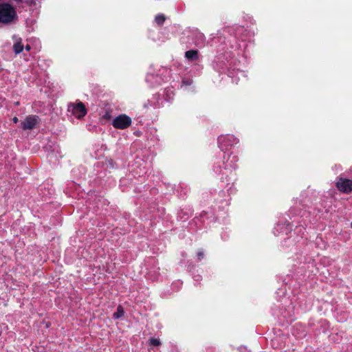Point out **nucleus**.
<instances>
[{
	"mask_svg": "<svg viewBox=\"0 0 352 352\" xmlns=\"http://www.w3.org/2000/svg\"><path fill=\"white\" fill-rule=\"evenodd\" d=\"M17 19V14L14 7L8 3L0 4V23L10 24Z\"/></svg>",
	"mask_w": 352,
	"mask_h": 352,
	"instance_id": "obj_1",
	"label": "nucleus"
},
{
	"mask_svg": "<svg viewBox=\"0 0 352 352\" xmlns=\"http://www.w3.org/2000/svg\"><path fill=\"white\" fill-rule=\"evenodd\" d=\"M68 111H71L72 113L78 119H81L85 116L87 113V110L85 104L78 101L76 103H71L68 106Z\"/></svg>",
	"mask_w": 352,
	"mask_h": 352,
	"instance_id": "obj_2",
	"label": "nucleus"
},
{
	"mask_svg": "<svg viewBox=\"0 0 352 352\" xmlns=\"http://www.w3.org/2000/svg\"><path fill=\"white\" fill-rule=\"evenodd\" d=\"M131 118L126 114L116 116L112 121V125L117 129H126L131 125Z\"/></svg>",
	"mask_w": 352,
	"mask_h": 352,
	"instance_id": "obj_3",
	"label": "nucleus"
},
{
	"mask_svg": "<svg viewBox=\"0 0 352 352\" xmlns=\"http://www.w3.org/2000/svg\"><path fill=\"white\" fill-rule=\"evenodd\" d=\"M338 189L344 193L352 192V180L340 177L336 183Z\"/></svg>",
	"mask_w": 352,
	"mask_h": 352,
	"instance_id": "obj_4",
	"label": "nucleus"
},
{
	"mask_svg": "<svg viewBox=\"0 0 352 352\" xmlns=\"http://www.w3.org/2000/svg\"><path fill=\"white\" fill-rule=\"evenodd\" d=\"M38 117L36 116H28L24 121L21 122V127L23 130H30L35 127L38 123Z\"/></svg>",
	"mask_w": 352,
	"mask_h": 352,
	"instance_id": "obj_5",
	"label": "nucleus"
},
{
	"mask_svg": "<svg viewBox=\"0 0 352 352\" xmlns=\"http://www.w3.org/2000/svg\"><path fill=\"white\" fill-rule=\"evenodd\" d=\"M185 57L189 60H197L199 58V52L197 50H190L185 52Z\"/></svg>",
	"mask_w": 352,
	"mask_h": 352,
	"instance_id": "obj_6",
	"label": "nucleus"
},
{
	"mask_svg": "<svg viewBox=\"0 0 352 352\" xmlns=\"http://www.w3.org/2000/svg\"><path fill=\"white\" fill-rule=\"evenodd\" d=\"M23 49L24 46L21 42V39L19 38V40L13 45L14 52L15 54H19L23 50Z\"/></svg>",
	"mask_w": 352,
	"mask_h": 352,
	"instance_id": "obj_7",
	"label": "nucleus"
},
{
	"mask_svg": "<svg viewBox=\"0 0 352 352\" xmlns=\"http://www.w3.org/2000/svg\"><path fill=\"white\" fill-rule=\"evenodd\" d=\"M166 21V16L164 14H158L155 16V23L162 26Z\"/></svg>",
	"mask_w": 352,
	"mask_h": 352,
	"instance_id": "obj_8",
	"label": "nucleus"
},
{
	"mask_svg": "<svg viewBox=\"0 0 352 352\" xmlns=\"http://www.w3.org/2000/svg\"><path fill=\"white\" fill-rule=\"evenodd\" d=\"M124 309L121 305H119L117 308V311L113 314L114 318H120L124 316Z\"/></svg>",
	"mask_w": 352,
	"mask_h": 352,
	"instance_id": "obj_9",
	"label": "nucleus"
},
{
	"mask_svg": "<svg viewBox=\"0 0 352 352\" xmlns=\"http://www.w3.org/2000/svg\"><path fill=\"white\" fill-rule=\"evenodd\" d=\"M149 343L151 345L155 346H157L161 344L160 340L159 339H157L155 338H151V339H149Z\"/></svg>",
	"mask_w": 352,
	"mask_h": 352,
	"instance_id": "obj_10",
	"label": "nucleus"
},
{
	"mask_svg": "<svg viewBox=\"0 0 352 352\" xmlns=\"http://www.w3.org/2000/svg\"><path fill=\"white\" fill-rule=\"evenodd\" d=\"M197 260L201 261L204 257V252L202 249L198 250L197 253Z\"/></svg>",
	"mask_w": 352,
	"mask_h": 352,
	"instance_id": "obj_11",
	"label": "nucleus"
},
{
	"mask_svg": "<svg viewBox=\"0 0 352 352\" xmlns=\"http://www.w3.org/2000/svg\"><path fill=\"white\" fill-rule=\"evenodd\" d=\"M24 48L25 49V50L27 51H30L31 50V46L30 45H26Z\"/></svg>",
	"mask_w": 352,
	"mask_h": 352,
	"instance_id": "obj_12",
	"label": "nucleus"
},
{
	"mask_svg": "<svg viewBox=\"0 0 352 352\" xmlns=\"http://www.w3.org/2000/svg\"><path fill=\"white\" fill-rule=\"evenodd\" d=\"M111 117L110 114L107 113L105 115H104V118H107V119H109Z\"/></svg>",
	"mask_w": 352,
	"mask_h": 352,
	"instance_id": "obj_13",
	"label": "nucleus"
},
{
	"mask_svg": "<svg viewBox=\"0 0 352 352\" xmlns=\"http://www.w3.org/2000/svg\"><path fill=\"white\" fill-rule=\"evenodd\" d=\"M12 120H13V122H14V123H17V122H18V121H19V120H18V118H17L16 117H14V118L12 119Z\"/></svg>",
	"mask_w": 352,
	"mask_h": 352,
	"instance_id": "obj_14",
	"label": "nucleus"
},
{
	"mask_svg": "<svg viewBox=\"0 0 352 352\" xmlns=\"http://www.w3.org/2000/svg\"><path fill=\"white\" fill-rule=\"evenodd\" d=\"M351 228H352V221H351Z\"/></svg>",
	"mask_w": 352,
	"mask_h": 352,
	"instance_id": "obj_15",
	"label": "nucleus"
}]
</instances>
